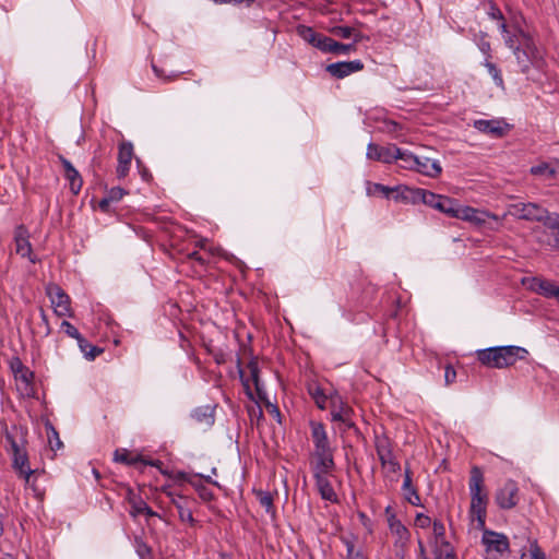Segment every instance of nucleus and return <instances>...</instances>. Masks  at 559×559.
Instances as JSON below:
<instances>
[{
    "label": "nucleus",
    "instance_id": "f257e3e1",
    "mask_svg": "<svg viewBox=\"0 0 559 559\" xmlns=\"http://www.w3.org/2000/svg\"><path fill=\"white\" fill-rule=\"evenodd\" d=\"M367 194L373 198L394 201L404 205H425L432 210H474L471 206H461L457 201L442 194H436L421 188L408 186L388 187L381 183L367 185Z\"/></svg>",
    "mask_w": 559,
    "mask_h": 559
},
{
    "label": "nucleus",
    "instance_id": "f03ea898",
    "mask_svg": "<svg viewBox=\"0 0 559 559\" xmlns=\"http://www.w3.org/2000/svg\"><path fill=\"white\" fill-rule=\"evenodd\" d=\"M528 350L521 346L506 345L478 349V361L488 368L503 369L513 366L518 360H524Z\"/></svg>",
    "mask_w": 559,
    "mask_h": 559
},
{
    "label": "nucleus",
    "instance_id": "7ed1b4c3",
    "mask_svg": "<svg viewBox=\"0 0 559 559\" xmlns=\"http://www.w3.org/2000/svg\"><path fill=\"white\" fill-rule=\"evenodd\" d=\"M468 489L471 495V515L477 521V528L483 530L486 522L488 495L480 467L473 466L469 472Z\"/></svg>",
    "mask_w": 559,
    "mask_h": 559
},
{
    "label": "nucleus",
    "instance_id": "20e7f679",
    "mask_svg": "<svg viewBox=\"0 0 559 559\" xmlns=\"http://www.w3.org/2000/svg\"><path fill=\"white\" fill-rule=\"evenodd\" d=\"M512 52L520 72L524 74L527 80L534 81L530 75L532 69L545 73L547 62L544 52L537 47L533 37H524L523 45L512 50Z\"/></svg>",
    "mask_w": 559,
    "mask_h": 559
},
{
    "label": "nucleus",
    "instance_id": "39448f33",
    "mask_svg": "<svg viewBox=\"0 0 559 559\" xmlns=\"http://www.w3.org/2000/svg\"><path fill=\"white\" fill-rule=\"evenodd\" d=\"M5 438L11 447L13 469L20 478H23L26 483H31V477L37 475L39 472L29 466L28 454L25 449L26 441L23 439L22 442L19 443L9 431H7Z\"/></svg>",
    "mask_w": 559,
    "mask_h": 559
},
{
    "label": "nucleus",
    "instance_id": "423d86ee",
    "mask_svg": "<svg viewBox=\"0 0 559 559\" xmlns=\"http://www.w3.org/2000/svg\"><path fill=\"white\" fill-rule=\"evenodd\" d=\"M518 217L521 219L537 221L548 230L549 245L559 250V214L557 212H521Z\"/></svg>",
    "mask_w": 559,
    "mask_h": 559
},
{
    "label": "nucleus",
    "instance_id": "0eeeda50",
    "mask_svg": "<svg viewBox=\"0 0 559 559\" xmlns=\"http://www.w3.org/2000/svg\"><path fill=\"white\" fill-rule=\"evenodd\" d=\"M450 217L461 219L478 229L493 228L492 223L498 224L504 216L496 212H444Z\"/></svg>",
    "mask_w": 559,
    "mask_h": 559
},
{
    "label": "nucleus",
    "instance_id": "6e6552de",
    "mask_svg": "<svg viewBox=\"0 0 559 559\" xmlns=\"http://www.w3.org/2000/svg\"><path fill=\"white\" fill-rule=\"evenodd\" d=\"M481 542L486 550V559H500L509 549V540L506 535L483 528Z\"/></svg>",
    "mask_w": 559,
    "mask_h": 559
},
{
    "label": "nucleus",
    "instance_id": "1a4fd4ad",
    "mask_svg": "<svg viewBox=\"0 0 559 559\" xmlns=\"http://www.w3.org/2000/svg\"><path fill=\"white\" fill-rule=\"evenodd\" d=\"M499 508L509 510L514 508L519 501V487L515 481L507 480L495 495Z\"/></svg>",
    "mask_w": 559,
    "mask_h": 559
},
{
    "label": "nucleus",
    "instance_id": "9d476101",
    "mask_svg": "<svg viewBox=\"0 0 559 559\" xmlns=\"http://www.w3.org/2000/svg\"><path fill=\"white\" fill-rule=\"evenodd\" d=\"M309 425L313 443L312 453L334 452V448L329 441L324 425L314 420H311Z\"/></svg>",
    "mask_w": 559,
    "mask_h": 559
},
{
    "label": "nucleus",
    "instance_id": "9b49d317",
    "mask_svg": "<svg viewBox=\"0 0 559 559\" xmlns=\"http://www.w3.org/2000/svg\"><path fill=\"white\" fill-rule=\"evenodd\" d=\"M399 147L394 144L380 146L370 142L367 146L366 156L368 159L378 160L384 164H391L396 160Z\"/></svg>",
    "mask_w": 559,
    "mask_h": 559
},
{
    "label": "nucleus",
    "instance_id": "f8f14e48",
    "mask_svg": "<svg viewBox=\"0 0 559 559\" xmlns=\"http://www.w3.org/2000/svg\"><path fill=\"white\" fill-rule=\"evenodd\" d=\"M167 496L170 498L171 504L177 509L180 521L187 522L193 526L195 524V520L190 508L192 500L173 491H167Z\"/></svg>",
    "mask_w": 559,
    "mask_h": 559
},
{
    "label": "nucleus",
    "instance_id": "ddd939ff",
    "mask_svg": "<svg viewBox=\"0 0 559 559\" xmlns=\"http://www.w3.org/2000/svg\"><path fill=\"white\" fill-rule=\"evenodd\" d=\"M364 69V63L356 59L352 61H338L326 66V71L335 79H344Z\"/></svg>",
    "mask_w": 559,
    "mask_h": 559
},
{
    "label": "nucleus",
    "instance_id": "4468645a",
    "mask_svg": "<svg viewBox=\"0 0 559 559\" xmlns=\"http://www.w3.org/2000/svg\"><path fill=\"white\" fill-rule=\"evenodd\" d=\"M48 296L58 317L70 316V297L59 286L49 287Z\"/></svg>",
    "mask_w": 559,
    "mask_h": 559
},
{
    "label": "nucleus",
    "instance_id": "2eb2a0df",
    "mask_svg": "<svg viewBox=\"0 0 559 559\" xmlns=\"http://www.w3.org/2000/svg\"><path fill=\"white\" fill-rule=\"evenodd\" d=\"M310 462L313 475L332 474L335 469L334 452L312 453Z\"/></svg>",
    "mask_w": 559,
    "mask_h": 559
},
{
    "label": "nucleus",
    "instance_id": "dca6fc26",
    "mask_svg": "<svg viewBox=\"0 0 559 559\" xmlns=\"http://www.w3.org/2000/svg\"><path fill=\"white\" fill-rule=\"evenodd\" d=\"M133 158V145L129 141H123L119 144L118 152V166L117 176L124 178L130 169L131 160Z\"/></svg>",
    "mask_w": 559,
    "mask_h": 559
},
{
    "label": "nucleus",
    "instance_id": "f3484780",
    "mask_svg": "<svg viewBox=\"0 0 559 559\" xmlns=\"http://www.w3.org/2000/svg\"><path fill=\"white\" fill-rule=\"evenodd\" d=\"M298 36L309 45L324 51L328 36L317 33L312 27L307 25H298L296 28Z\"/></svg>",
    "mask_w": 559,
    "mask_h": 559
},
{
    "label": "nucleus",
    "instance_id": "a211bd4d",
    "mask_svg": "<svg viewBox=\"0 0 559 559\" xmlns=\"http://www.w3.org/2000/svg\"><path fill=\"white\" fill-rule=\"evenodd\" d=\"M115 461L129 466H135L139 463L151 466H159L162 464L160 461L147 460L141 454L132 455L127 449H117L115 451Z\"/></svg>",
    "mask_w": 559,
    "mask_h": 559
},
{
    "label": "nucleus",
    "instance_id": "6ab92c4d",
    "mask_svg": "<svg viewBox=\"0 0 559 559\" xmlns=\"http://www.w3.org/2000/svg\"><path fill=\"white\" fill-rule=\"evenodd\" d=\"M14 240L16 246V253L23 258L27 257L32 262H34V260L31 258L32 246L28 240V231L23 225H20L15 228Z\"/></svg>",
    "mask_w": 559,
    "mask_h": 559
},
{
    "label": "nucleus",
    "instance_id": "aec40b11",
    "mask_svg": "<svg viewBox=\"0 0 559 559\" xmlns=\"http://www.w3.org/2000/svg\"><path fill=\"white\" fill-rule=\"evenodd\" d=\"M388 525L391 533L396 536L395 545L404 547L411 537L407 527L396 518L395 514H391L388 518Z\"/></svg>",
    "mask_w": 559,
    "mask_h": 559
},
{
    "label": "nucleus",
    "instance_id": "412c9836",
    "mask_svg": "<svg viewBox=\"0 0 559 559\" xmlns=\"http://www.w3.org/2000/svg\"><path fill=\"white\" fill-rule=\"evenodd\" d=\"M330 475L331 474H317L313 475V478L321 498L330 502H337V495L329 480Z\"/></svg>",
    "mask_w": 559,
    "mask_h": 559
},
{
    "label": "nucleus",
    "instance_id": "4be33fe9",
    "mask_svg": "<svg viewBox=\"0 0 559 559\" xmlns=\"http://www.w3.org/2000/svg\"><path fill=\"white\" fill-rule=\"evenodd\" d=\"M415 171L430 178H436L442 173V167L437 159L418 156V165H416Z\"/></svg>",
    "mask_w": 559,
    "mask_h": 559
},
{
    "label": "nucleus",
    "instance_id": "5701e85b",
    "mask_svg": "<svg viewBox=\"0 0 559 559\" xmlns=\"http://www.w3.org/2000/svg\"><path fill=\"white\" fill-rule=\"evenodd\" d=\"M61 164L64 170V177L69 181L70 189L73 193H79L82 188V177L79 171L73 167L70 160L64 157H60Z\"/></svg>",
    "mask_w": 559,
    "mask_h": 559
},
{
    "label": "nucleus",
    "instance_id": "b1692460",
    "mask_svg": "<svg viewBox=\"0 0 559 559\" xmlns=\"http://www.w3.org/2000/svg\"><path fill=\"white\" fill-rule=\"evenodd\" d=\"M191 418L199 425L210 428L214 425V408L210 405L200 406L192 411Z\"/></svg>",
    "mask_w": 559,
    "mask_h": 559
},
{
    "label": "nucleus",
    "instance_id": "393cba45",
    "mask_svg": "<svg viewBox=\"0 0 559 559\" xmlns=\"http://www.w3.org/2000/svg\"><path fill=\"white\" fill-rule=\"evenodd\" d=\"M10 367L15 380L24 383L26 388L31 385L34 378V373L26 366L23 365L20 358H13L10 362Z\"/></svg>",
    "mask_w": 559,
    "mask_h": 559
},
{
    "label": "nucleus",
    "instance_id": "a878e982",
    "mask_svg": "<svg viewBox=\"0 0 559 559\" xmlns=\"http://www.w3.org/2000/svg\"><path fill=\"white\" fill-rule=\"evenodd\" d=\"M353 413V408L344 403L340 396L331 397V417L333 421L347 419V416H352Z\"/></svg>",
    "mask_w": 559,
    "mask_h": 559
},
{
    "label": "nucleus",
    "instance_id": "bb28decb",
    "mask_svg": "<svg viewBox=\"0 0 559 559\" xmlns=\"http://www.w3.org/2000/svg\"><path fill=\"white\" fill-rule=\"evenodd\" d=\"M474 127L478 131L490 134L495 138H500L503 135L504 130L501 127V122L499 120H485V119H478L474 121Z\"/></svg>",
    "mask_w": 559,
    "mask_h": 559
},
{
    "label": "nucleus",
    "instance_id": "cd10ccee",
    "mask_svg": "<svg viewBox=\"0 0 559 559\" xmlns=\"http://www.w3.org/2000/svg\"><path fill=\"white\" fill-rule=\"evenodd\" d=\"M524 37H532L528 33L520 27H512L508 34H503V43L510 49L514 50L523 45Z\"/></svg>",
    "mask_w": 559,
    "mask_h": 559
},
{
    "label": "nucleus",
    "instance_id": "c85d7f7f",
    "mask_svg": "<svg viewBox=\"0 0 559 559\" xmlns=\"http://www.w3.org/2000/svg\"><path fill=\"white\" fill-rule=\"evenodd\" d=\"M124 499L130 506L129 514L133 519H136L139 515H141V509L145 503V500L141 497V495L129 487L127 488Z\"/></svg>",
    "mask_w": 559,
    "mask_h": 559
},
{
    "label": "nucleus",
    "instance_id": "c756f323",
    "mask_svg": "<svg viewBox=\"0 0 559 559\" xmlns=\"http://www.w3.org/2000/svg\"><path fill=\"white\" fill-rule=\"evenodd\" d=\"M402 489L405 493V499L415 507L420 506V496L418 495L415 487L412 485V476L411 471L408 468L405 469V478L403 481Z\"/></svg>",
    "mask_w": 559,
    "mask_h": 559
},
{
    "label": "nucleus",
    "instance_id": "7c9ffc66",
    "mask_svg": "<svg viewBox=\"0 0 559 559\" xmlns=\"http://www.w3.org/2000/svg\"><path fill=\"white\" fill-rule=\"evenodd\" d=\"M374 447L380 461H385L393 455L392 442L386 436H376Z\"/></svg>",
    "mask_w": 559,
    "mask_h": 559
},
{
    "label": "nucleus",
    "instance_id": "2f4dec72",
    "mask_svg": "<svg viewBox=\"0 0 559 559\" xmlns=\"http://www.w3.org/2000/svg\"><path fill=\"white\" fill-rule=\"evenodd\" d=\"M530 173L533 176L542 177L544 179H552L557 176L558 169L552 163L540 162L539 164L532 166Z\"/></svg>",
    "mask_w": 559,
    "mask_h": 559
},
{
    "label": "nucleus",
    "instance_id": "473e14b6",
    "mask_svg": "<svg viewBox=\"0 0 559 559\" xmlns=\"http://www.w3.org/2000/svg\"><path fill=\"white\" fill-rule=\"evenodd\" d=\"M399 156H396V163L401 168L415 170L416 165H418V156L408 152L406 150H402L399 147Z\"/></svg>",
    "mask_w": 559,
    "mask_h": 559
},
{
    "label": "nucleus",
    "instance_id": "72a5a7b5",
    "mask_svg": "<svg viewBox=\"0 0 559 559\" xmlns=\"http://www.w3.org/2000/svg\"><path fill=\"white\" fill-rule=\"evenodd\" d=\"M355 43L354 44H342L338 43L331 37H328L326 45L324 48L325 53H335V55H347L350 51L355 50Z\"/></svg>",
    "mask_w": 559,
    "mask_h": 559
},
{
    "label": "nucleus",
    "instance_id": "f704fd0d",
    "mask_svg": "<svg viewBox=\"0 0 559 559\" xmlns=\"http://www.w3.org/2000/svg\"><path fill=\"white\" fill-rule=\"evenodd\" d=\"M126 194V191L119 187H114L99 200L98 205L102 210L105 207L119 202L122 197Z\"/></svg>",
    "mask_w": 559,
    "mask_h": 559
},
{
    "label": "nucleus",
    "instance_id": "c9c22d12",
    "mask_svg": "<svg viewBox=\"0 0 559 559\" xmlns=\"http://www.w3.org/2000/svg\"><path fill=\"white\" fill-rule=\"evenodd\" d=\"M80 350L83 353L84 357L88 360H94L97 356H99L104 349L97 346L90 344L82 335L76 340Z\"/></svg>",
    "mask_w": 559,
    "mask_h": 559
},
{
    "label": "nucleus",
    "instance_id": "e433bc0d",
    "mask_svg": "<svg viewBox=\"0 0 559 559\" xmlns=\"http://www.w3.org/2000/svg\"><path fill=\"white\" fill-rule=\"evenodd\" d=\"M247 368L250 371L251 380L254 384V388H255V391H257L259 397L263 399V390H262V383H261L260 377H259L260 370H259V365H258L257 359L252 358L248 362Z\"/></svg>",
    "mask_w": 559,
    "mask_h": 559
},
{
    "label": "nucleus",
    "instance_id": "4c0bfd02",
    "mask_svg": "<svg viewBox=\"0 0 559 559\" xmlns=\"http://www.w3.org/2000/svg\"><path fill=\"white\" fill-rule=\"evenodd\" d=\"M483 66L487 69L489 75L493 80L495 84L504 90V81L501 74L500 69L490 61V59L485 58V61L483 62Z\"/></svg>",
    "mask_w": 559,
    "mask_h": 559
},
{
    "label": "nucleus",
    "instance_id": "58836bf2",
    "mask_svg": "<svg viewBox=\"0 0 559 559\" xmlns=\"http://www.w3.org/2000/svg\"><path fill=\"white\" fill-rule=\"evenodd\" d=\"M433 536H435L436 547H439V546L448 547L449 546L450 543L445 540L444 524L437 520L433 522Z\"/></svg>",
    "mask_w": 559,
    "mask_h": 559
},
{
    "label": "nucleus",
    "instance_id": "ea45409f",
    "mask_svg": "<svg viewBox=\"0 0 559 559\" xmlns=\"http://www.w3.org/2000/svg\"><path fill=\"white\" fill-rule=\"evenodd\" d=\"M487 37V33L480 32L478 35H476L475 43L479 50L486 56V58L490 59L491 46Z\"/></svg>",
    "mask_w": 559,
    "mask_h": 559
},
{
    "label": "nucleus",
    "instance_id": "a19ab883",
    "mask_svg": "<svg viewBox=\"0 0 559 559\" xmlns=\"http://www.w3.org/2000/svg\"><path fill=\"white\" fill-rule=\"evenodd\" d=\"M309 393L312 396V399L314 400V403L317 404V406L321 409H324L325 405H326L328 396L325 395L323 390L320 386L314 385V386L309 388Z\"/></svg>",
    "mask_w": 559,
    "mask_h": 559
},
{
    "label": "nucleus",
    "instance_id": "79ce46f5",
    "mask_svg": "<svg viewBox=\"0 0 559 559\" xmlns=\"http://www.w3.org/2000/svg\"><path fill=\"white\" fill-rule=\"evenodd\" d=\"M257 497L261 507H263L267 513H274L273 497L270 492L260 490L257 492Z\"/></svg>",
    "mask_w": 559,
    "mask_h": 559
},
{
    "label": "nucleus",
    "instance_id": "37998d69",
    "mask_svg": "<svg viewBox=\"0 0 559 559\" xmlns=\"http://www.w3.org/2000/svg\"><path fill=\"white\" fill-rule=\"evenodd\" d=\"M135 550L141 559H152V548L143 539L135 538Z\"/></svg>",
    "mask_w": 559,
    "mask_h": 559
},
{
    "label": "nucleus",
    "instance_id": "c03bdc74",
    "mask_svg": "<svg viewBox=\"0 0 559 559\" xmlns=\"http://www.w3.org/2000/svg\"><path fill=\"white\" fill-rule=\"evenodd\" d=\"M342 542L346 546V550H347L346 559H365L361 551L355 550V545H354L353 540H350L346 537H342Z\"/></svg>",
    "mask_w": 559,
    "mask_h": 559
},
{
    "label": "nucleus",
    "instance_id": "a18cd8bd",
    "mask_svg": "<svg viewBox=\"0 0 559 559\" xmlns=\"http://www.w3.org/2000/svg\"><path fill=\"white\" fill-rule=\"evenodd\" d=\"M521 559H545V555L536 543L530 546L527 551H524Z\"/></svg>",
    "mask_w": 559,
    "mask_h": 559
},
{
    "label": "nucleus",
    "instance_id": "49530a36",
    "mask_svg": "<svg viewBox=\"0 0 559 559\" xmlns=\"http://www.w3.org/2000/svg\"><path fill=\"white\" fill-rule=\"evenodd\" d=\"M60 331L63 332L69 337L75 338V340H78L82 335L73 324H71L69 321H66V320H63L61 322Z\"/></svg>",
    "mask_w": 559,
    "mask_h": 559
},
{
    "label": "nucleus",
    "instance_id": "de8ad7c7",
    "mask_svg": "<svg viewBox=\"0 0 559 559\" xmlns=\"http://www.w3.org/2000/svg\"><path fill=\"white\" fill-rule=\"evenodd\" d=\"M333 34L341 38H349L352 36H356L355 43L358 41L357 34L355 33V28L349 26H335L332 29Z\"/></svg>",
    "mask_w": 559,
    "mask_h": 559
},
{
    "label": "nucleus",
    "instance_id": "09e8293b",
    "mask_svg": "<svg viewBox=\"0 0 559 559\" xmlns=\"http://www.w3.org/2000/svg\"><path fill=\"white\" fill-rule=\"evenodd\" d=\"M435 555H438L441 559H456L455 554L451 545L449 544L448 547H435Z\"/></svg>",
    "mask_w": 559,
    "mask_h": 559
},
{
    "label": "nucleus",
    "instance_id": "8fccbe9b",
    "mask_svg": "<svg viewBox=\"0 0 559 559\" xmlns=\"http://www.w3.org/2000/svg\"><path fill=\"white\" fill-rule=\"evenodd\" d=\"M380 463L382 467L390 473H396L401 468L400 463L394 459L393 455L390 456V459H385V461H380Z\"/></svg>",
    "mask_w": 559,
    "mask_h": 559
},
{
    "label": "nucleus",
    "instance_id": "3c124183",
    "mask_svg": "<svg viewBox=\"0 0 559 559\" xmlns=\"http://www.w3.org/2000/svg\"><path fill=\"white\" fill-rule=\"evenodd\" d=\"M487 14L491 20L497 22L504 19L501 10L493 2L488 3Z\"/></svg>",
    "mask_w": 559,
    "mask_h": 559
},
{
    "label": "nucleus",
    "instance_id": "603ef678",
    "mask_svg": "<svg viewBox=\"0 0 559 559\" xmlns=\"http://www.w3.org/2000/svg\"><path fill=\"white\" fill-rule=\"evenodd\" d=\"M455 379H456V371H455V369L451 365H448L445 367V370H444V382H445V385L452 384L453 382H455Z\"/></svg>",
    "mask_w": 559,
    "mask_h": 559
},
{
    "label": "nucleus",
    "instance_id": "864d4df0",
    "mask_svg": "<svg viewBox=\"0 0 559 559\" xmlns=\"http://www.w3.org/2000/svg\"><path fill=\"white\" fill-rule=\"evenodd\" d=\"M209 352L217 365H223L227 361V355L222 349H210Z\"/></svg>",
    "mask_w": 559,
    "mask_h": 559
},
{
    "label": "nucleus",
    "instance_id": "5fc2aeb1",
    "mask_svg": "<svg viewBox=\"0 0 559 559\" xmlns=\"http://www.w3.org/2000/svg\"><path fill=\"white\" fill-rule=\"evenodd\" d=\"M415 524L421 528H426L431 524V520L428 515L418 513L415 519Z\"/></svg>",
    "mask_w": 559,
    "mask_h": 559
},
{
    "label": "nucleus",
    "instance_id": "6e6d98bb",
    "mask_svg": "<svg viewBox=\"0 0 559 559\" xmlns=\"http://www.w3.org/2000/svg\"><path fill=\"white\" fill-rule=\"evenodd\" d=\"M237 367H238V372H239L242 385L245 386L246 391L249 392V390H250L249 379L245 378L243 370L241 368L240 358L237 359Z\"/></svg>",
    "mask_w": 559,
    "mask_h": 559
},
{
    "label": "nucleus",
    "instance_id": "4d7b16f0",
    "mask_svg": "<svg viewBox=\"0 0 559 559\" xmlns=\"http://www.w3.org/2000/svg\"><path fill=\"white\" fill-rule=\"evenodd\" d=\"M198 492H199V496L205 500V501H210L212 500L213 498V493L211 490H209L206 487L204 486H201L199 488H197Z\"/></svg>",
    "mask_w": 559,
    "mask_h": 559
},
{
    "label": "nucleus",
    "instance_id": "13d9d810",
    "mask_svg": "<svg viewBox=\"0 0 559 559\" xmlns=\"http://www.w3.org/2000/svg\"><path fill=\"white\" fill-rule=\"evenodd\" d=\"M141 515H145L147 518H152V516H158L160 518V515L153 511L152 508L145 502L144 503V507L141 509Z\"/></svg>",
    "mask_w": 559,
    "mask_h": 559
},
{
    "label": "nucleus",
    "instance_id": "bf43d9fd",
    "mask_svg": "<svg viewBox=\"0 0 559 559\" xmlns=\"http://www.w3.org/2000/svg\"><path fill=\"white\" fill-rule=\"evenodd\" d=\"M146 215H147V219L157 221L162 225V228L167 229L166 225L170 222L168 218H165V217L157 218L155 216V213H146Z\"/></svg>",
    "mask_w": 559,
    "mask_h": 559
},
{
    "label": "nucleus",
    "instance_id": "052dcab7",
    "mask_svg": "<svg viewBox=\"0 0 559 559\" xmlns=\"http://www.w3.org/2000/svg\"><path fill=\"white\" fill-rule=\"evenodd\" d=\"M25 485L28 486L34 491L36 497L41 496V492L39 491V489L37 488V485H36V475H33L31 477V483L25 481Z\"/></svg>",
    "mask_w": 559,
    "mask_h": 559
},
{
    "label": "nucleus",
    "instance_id": "680f3d73",
    "mask_svg": "<svg viewBox=\"0 0 559 559\" xmlns=\"http://www.w3.org/2000/svg\"><path fill=\"white\" fill-rule=\"evenodd\" d=\"M189 259L198 261L200 264H204L206 262V259L201 255L198 251H192L187 254Z\"/></svg>",
    "mask_w": 559,
    "mask_h": 559
},
{
    "label": "nucleus",
    "instance_id": "e2e57ef3",
    "mask_svg": "<svg viewBox=\"0 0 559 559\" xmlns=\"http://www.w3.org/2000/svg\"><path fill=\"white\" fill-rule=\"evenodd\" d=\"M498 28L501 33V36L503 37V34H508V32L512 28L510 27L507 22H506V19L501 20L498 22Z\"/></svg>",
    "mask_w": 559,
    "mask_h": 559
},
{
    "label": "nucleus",
    "instance_id": "0e129e2a",
    "mask_svg": "<svg viewBox=\"0 0 559 559\" xmlns=\"http://www.w3.org/2000/svg\"><path fill=\"white\" fill-rule=\"evenodd\" d=\"M418 549H419L418 559H427L426 549H425L424 543L421 540H418Z\"/></svg>",
    "mask_w": 559,
    "mask_h": 559
},
{
    "label": "nucleus",
    "instance_id": "69168bd1",
    "mask_svg": "<svg viewBox=\"0 0 559 559\" xmlns=\"http://www.w3.org/2000/svg\"><path fill=\"white\" fill-rule=\"evenodd\" d=\"M52 433H53V436H55V438H56V440H55V443H56V444H55V445H51V449H52V450L60 449V448L62 447V442H61V440L59 439L58 432H57L53 428H52Z\"/></svg>",
    "mask_w": 559,
    "mask_h": 559
},
{
    "label": "nucleus",
    "instance_id": "338daca9",
    "mask_svg": "<svg viewBox=\"0 0 559 559\" xmlns=\"http://www.w3.org/2000/svg\"><path fill=\"white\" fill-rule=\"evenodd\" d=\"M207 245H209V241L205 238H201V239L195 240V247H199V248H201L203 250L207 249Z\"/></svg>",
    "mask_w": 559,
    "mask_h": 559
},
{
    "label": "nucleus",
    "instance_id": "774afa93",
    "mask_svg": "<svg viewBox=\"0 0 559 559\" xmlns=\"http://www.w3.org/2000/svg\"><path fill=\"white\" fill-rule=\"evenodd\" d=\"M341 423H343L346 428L355 427V424L352 420V416H347V419H342Z\"/></svg>",
    "mask_w": 559,
    "mask_h": 559
}]
</instances>
